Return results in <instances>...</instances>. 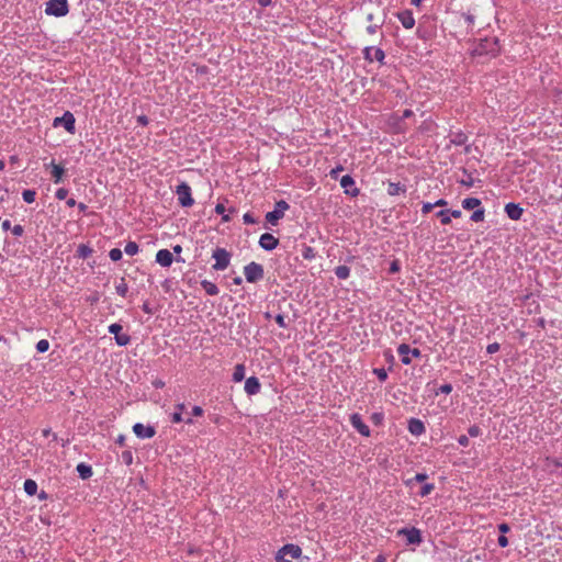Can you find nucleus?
I'll list each match as a JSON object with an SVG mask.
<instances>
[{
    "label": "nucleus",
    "instance_id": "nucleus-1",
    "mask_svg": "<svg viewBox=\"0 0 562 562\" xmlns=\"http://www.w3.org/2000/svg\"><path fill=\"white\" fill-rule=\"evenodd\" d=\"M499 54L501 45L498 38L495 36L481 38L471 52L473 57L486 56L490 58H495Z\"/></svg>",
    "mask_w": 562,
    "mask_h": 562
},
{
    "label": "nucleus",
    "instance_id": "nucleus-2",
    "mask_svg": "<svg viewBox=\"0 0 562 562\" xmlns=\"http://www.w3.org/2000/svg\"><path fill=\"white\" fill-rule=\"evenodd\" d=\"M302 554L300 546L294 543L284 544L276 553V562H292L293 559H299Z\"/></svg>",
    "mask_w": 562,
    "mask_h": 562
},
{
    "label": "nucleus",
    "instance_id": "nucleus-3",
    "mask_svg": "<svg viewBox=\"0 0 562 562\" xmlns=\"http://www.w3.org/2000/svg\"><path fill=\"white\" fill-rule=\"evenodd\" d=\"M212 258L215 260L212 268L216 271H223L228 268L232 254L225 248L216 247L212 252Z\"/></svg>",
    "mask_w": 562,
    "mask_h": 562
},
{
    "label": "nucleus",
    "instance_id": "nucleus-4",
    "mask_svg": "<svg viewBox=\"0 0 562 562\" xmlns=\"http://www.w3.org/2000/svg\"><path fill=\"white\" fill-rule=\"evenodd\" d=\"M244 276L247 282L257 283L265 277L263 266L256 261H251L244 267Z\"/></svg>",
    "mask_w": 562,
    "mask_h": 562
},
{
    "label": "nucleus",
    "instance_id": "nucleus-5",
    "mask_svg": "<svg viewBox=\"0 0 562 562\" xmlns=\"http://www.w3.org/2000/svg\"><path fill=\"white\" fill-rule=\"evenodd\" d=\"M69 12L68 0H48L45 7V13L47 15L61 18L67 15Z\"/></svg>",
    "mask_w": 562,
    "mask_h": 562
},
{
    "label": "nucleus",
    "instance_id": "nucleus-6",
    "mask_svg": "<svg viewBox=\"0 0 562 562\" xmlns=\"http://www.w3.org/2000/svg\"><path fill=\"white\" fill-rule=\"evenodd\" d=\"M175 193L177 194L179 205L182 207H190L194 204L191 187L187 182H180L176 187Z\"/></svg>",
    "mask_w": 562,
    "mask_h": 562
},
{
    "label": "nucleus",
    "instance_id": "nucleus-7",
    "mask_svg": "<svg viewBox=\"0 0 562 562\" xmlns=\"http://www.w3.org/2000/svg\"><path fill=\"white\" fill-rule=\"evenodd\" d=\"M64 126L65 130L70 133L75 134L76 132V119L75 115L70 111H66L61 116H57L53 121V126Z\"/></svg>",
    "mask_w": 562,
    "mask_h": 562
},
{
    "label": "nucleus",
    "instance_id": "nucleus-8",
    "mask_svg": "<svg viewBox=\"0 0 562 562\" xmlns=\"http://www.w3.org/2000/svg\"><path fill=\"white\" fill-rule=\"evenodd\" d=\"M122 329L123 327L119 323H113L108 328L109 333L114 335L116 345L125 347L131 342V336L128 334H123Z\"/></svg>",
    "mask_w": 562,
    "mask_h": 562
},
{
    "label": "nucleus",
    "instance_id": "nucleus-9",
    "mask_svg": "<svg viewBox=\"0 0 562 562\" xmlns=\"http://www.w3.org/2000/svg\"><path fill=\"white\" fill-rule=\"evenodd\" d=\"M397 536H404L408 544L419 546L423 542L422 532L418 528H402Z\"/></svg>",
    "mask_w": 562,
    "mask_h": 562
},
{
    "label": "nucleus",
    "instance_id": "nucleus-10",
    "mask_svg": "<svg viewBox=\"0 0 562 562\" xmlns=\"http://www.w3.org/2000/svg\"><path fill=\"white\" fill-rule=\"evenodd\" d=\"M362 55L366 61L373 63L374 60L384 64L385 53L380 47L367 46L362 49Z\"/></svg>",
    "mask_w": 562,
    "mask_h": 562
},
{
    "label": "nucleus",
    "instance_id": "nucleus-11",
    "mask_svg": "<svg viewBox=\"0 0 562 562\" xmlns=\"http://www.w3.org/2000/svg\"><path fill=\"white\" fill-rule=\"evenodd\" d=\"M397 353L401 356V361L403 364L408 366L412 362L408 353H412L413 357L419 358L422 357V351L418 348H411L407 344H401L397 347Z\"/></svg>",
    "mask_w": 562,
    "mask_h": 562
},
{
    "label": "nucleus",
    "instance_id": "nucleus-12",
    "mask_svg": "<svg viewBox=\"0 0 562 562\" xmlns=\"http://www.w3.org/2000/svg\"><path fill=\"white\" fill-rule=\"evenodd\" d=\"M340 186L345 194L356 198L360 194V189L356 186L355 179L350 175H345L340 179Z\"/></svg>",
    "mask_w": 562,
    "mask_h": 562
},
{
    "label": "nucleus",
    "instance_id": "nucleus-13",
    "mask_svg": "<svg viewBox=\"0 0 562 562\" xmlns=\"http://www.w3.org/2000/svg\"><path fill=\"white\" fill-rule=\"evenodd\" d=\"M350 424L352 427L362 436L369 437L371 435V430L369 426L362 420L360 414L353 413L350 415Z\"/></svg>",
    "mask_w": 562,
    "mask_h": 562
},
{
    "label": "nucleus",
    "instance_id": "nucleus-14",
    "mask_svg": "<svg viewBox=\"0 0 562 562\" xmlns=\"http://www.w3.org/2000/svg\"><path fill=\"white\" fill-rule=\"evenodd\" d=\"M133 432L139 439H150L156 435V429L154 426H145L142 423H136L133 426Z\"/></svg>",
    "mask_w": 562,
    "mask_h": 562
},
{
    "label": "nucleus",
    "instance_id": "nucleus-15",
    "mask_svg": "<svg viewBox=\"0 0 562 562\" xmlns=\"http://www.w3.org/2000/svg\"><path fill=\"white\" fill-rule=\"evenodd\" d=\"M278 245L279 239L270 233H265L259 238V246L267 251L276 249Z\"/></svg>",
    "mask_w": 562,
    "mask_h": 562
},
{
    "label": "nucleus",
    "instance_id": "nucleus-16",
    "mask_svg": "<svg viewBox=\"0 0 562 562\" xmlns=\"http://www.w3.org/2000/svg\"><path fill=\"white\" fill-rule=\"evenodd\" d=\"M448 138H449V144L447 145V148H450L451 145H454V146L465 145L468 143L469 137L462 131H458V132L450 131L448 134Z\"/></svg>",
    "mask_w": 562,
    "mask_h": 562
},
{
    "label": "nucleus",
    "instance_id": "nucleus-17",
    "mask_svg": "<svg viewBox=\"0 0 562 562\" xmlns=\"http://www.w3.org/2000/svg\"><path fill=\"white\" fill-rule=\"evenodd\" d=\"M504 210L506 215L513 221L520 220L524 213V209L519 204L514 202L507 203Z\"/></svg>",
    "mask_w": 562,
    "mask_h": 562
},
{
    "label": "nucleus",
    "instance_id": "nucleus-18",
    "mask_svg": "<svg viewBox=\"0 0 562 562\" xmlns=\"http://www.w3.org/2000/svg\"><path fill=\"white\" fill-rule=\"evenodd\" d=\"M407 429L413 436H416V437L425 434V431H426V427H425L424 423L420 419L415 418V417H412L411 419H408Z\"/></svg>",
    "mask_w": 562,
    "mask_h": 562
},
{
    "label": "nucleus",
    "instance_id": "nucleus-19",
    "mask_svg": "<svg viewBox=\"0 0 562 562\" xmlns=\"http://www.w3.org/2000/svg\"><path fill=\"white\" fill-rule=\"evenodd\" d=\"M366 19L370 23L367 26V32L369 34H375L384 24V18H382V19L375 18V15L371 12L367 14Z\"/></svg>",
    "mask_w": 562,
    "mask_h": 562
},
{
    "label": "nucleus",
    "instance_id": "nucleus-20",
    "mask_svg": "<svg viewBox=\"0 0 562 562\" xmlns=\"http://www.w3.org/2000/svg\"><path fill=\"white\" fill-rule=\"evenodd\" d=\"M386 186V192L391 196L404 195L407 191L406 186L401 182H392L389 180Z\"/></svg>",
    "mask_w": 562,
    "mask_h": 562
},
{
    "label": "nucleus",
    "instance_id": "nucleus-21",
    "mask_svg": "<svg viewBox=\"0 0 562 562\" xmlns=\"http://www.w3.org/2000/svg\"><path fill=\"white\" fill-rule=\"evenodd\" d=\"M261 384L257 376H249L245 382V392L248 395H256L260 392Z\"/></svg>",
    "mask_w": 562,
    "mask_h": 562
},
{
    "label": "nucleus",
    "instance_id": "nucleus-22",
    "mask_svg": "<svg viewBox=\"0 0 562 562\" xmlns=\"http://www.w3.org/2000/svg\"><path fill=\"white\" fill-rule=\"evenodd\" d=\"M173 261V256L168 249H160L156 254V262L161 267H170Z\"/></svg>",
    "mask_w": 562,
    "mask_h": 562
},
{
    "label": "nucleus",
    "instance_id": "nucleus-23",
    "mask_svg": "<svg viewBox=\"0 0 562 562\" xmlns=\"http://www.w3.org/2000/svg\"><path fill=\"white\" fill-rule=\"evenodd\" d=\"M397 19L405 29H413L415 25V19L411 10H404L396 14Z\"/></svg>",
    "mask_w": 562,
    "mask_h": 562
},
{
    "label": "nucleus",
    "instance_id": "nucleus-24",
    "mask_svg": "<svg viewBox=\"0 0 562 562\" xmlns=\"http://www.w3.org/2000/svg\"><path fill=\"white\" fill-rule=\"evenodd\" d=\"M76 471H77L79 477L82 480H88L93 474L91 465H89L85 462L79 463L76 468Z\"/></svg>",
    "mask_w": 562,
    "mask_h": 562
},
{
    "label": "nucleus",
    "instance_id": "nucleus-25",
    "mask_svg": "<svg viewBox=\"0 0 562 562\" xmlns=\"http://www.w3.org/2000/svg\"><path fill=\"white\" fill-rule=\"evenodd\" d=\"M50 167H52L50 173H52L54 182L60 183L63 181V176H64L65 169L61 166L56 165L54 161L50 162Z\"/></svg>",
    "mask_w": 562,
    "mask_h": 562
},
{
    "label": "nucleus",
    "instance_id": "nucleus-26",
    "mask_svg": "<svg viewBox=\"0 0 562 562\" xmlns=\"http://www.w3.org/2000/svg\"><path fill=\"white\" fill-rule=\"evenodd\" d=\"M92 252L93 249L89 245L80 244L77 247L76 256L80 259H88L92 255Z\"/></svg>",
    "mask_w": 562,
    "mask_h": 562
},
{
    "label": "nucleus",
    "instance_id": "nucleus-27",
    "mask_svg": "<svg viewBox=\"0 0 562 562\" xmlns=\"http://www.w3.org/2000/svg\"><path fill=\"white\" fill-rule=\"evenodd\" d=\"M201 286L206 292V294L211 296L217 295L220 292L217 285L209 280H202Z\"/></svg>",
    "mask_w": 562,
    "mask_h": 562
},
{
    "label": "nucleus",
    "instance_id": "nucleus-28",
    "mask_svg": "<svg viewBox=\"0 0 562 562\" xmlns=\"http://www.w3.org/2000/svg\"><path fill=\"white\" fill-rule=\"evenodd\" d=\"M283 214L279 212V210L273 209L266 214V221L271 225H277L281 218H283Z\"/></svg>",
    "mask_w": 562,
    "mask_h": 562
},
{
    "label": "nucleus",
    "instance_id": "nucleus-29",
    "mask_svg": "<svg viewBox=\"0 0 562 562\" xmlns=\"http://www.w3.org/2000/svg\"><path fill=\"white\" fill-rule=\"evenodd\" d=\"M482 204L481 200L477 198H467L462 201V207L464 210H475L480 207Z\"/></svg>",
    "mask_w": 562,
    "mask_h": 562
},
{
    "label": "nucleus",
    "instance_id": "nucleus-30",
    "mask_svg": "<svg viewBox=\"0 0 562 562\" xmlns=\"http://www.w3.org/2000/svg\"><path fill=\"white\" fill-rule=\"evenodd\" d=\"M23 488L29 496H33L37 492V483L32 479H27L24 482Z\"/></svg>",
    "mask_w": 562,
    "mask_h": 562
},
{
    "label": "nucleus",
    "instance_id": "nucleus-31",
    "mask_svg": "<svg viewBox=\"0 0 562 562\" xmlns=\"http://www.w3.org/2000/svg\"><path fill=\"white\" fill-rule=\"evenodd\" d=\"M335 274L339 280H346L350 276V268L348 266H338L335 268Z\"/></svg>",
    "mask_w": 562,
    "mask_h": 562
},
{
    "label": "nucleus",
    "instance_id": "nucleus-32",
    "mask_svg": "<svg viewBox=\"0 0 562 562\" xmlns=\"http://www.w3.org/2000/svg\"><path fill=\"white\" fill-rule=\"evenodd\" d=\"M245 379V366L239 363L235 366L234 372H233V381L234 382H241Z\"/></svg>",
    "mask_w": 562,
    "mask_h": 562
},
{
    "label": "nucleus",
    "instance_id": "nucleus-33",
    "mask_svg": "<svg viewBox=\"0 0 562 562\" xmlns=\"http://www.w3.org/2000/svg\"><path fill=\"white\" fill-rule=\"evenodd\" d=\"M428 479L426 473H416L412 479L405 481L406 486L412 487L415 483H423Z\"/></svg>",
    "mask_w": 562,
    "mask_h": 562
},
{
    "label": "nucleus",
    "instance_id": "nucleus-34",
    "mask_svg": "<svg viewBox=\"0 0 562 562\" xmlns=\"http://www.w3.org/2000/svg\"><path fill=\"white\" fill-rule=\"evenodd\" d=\"M302 257L305 260H314L316 258V251L313 247L304 245L302 248Z\"/></svg>",
    "mask_w": 562,
    "mask_h": 562
},
{
    "label": "nucleus",
    "instance_id": "nucleus-35",
    "mask_svg": "<svg viewBox=\"0 0 562 562\" xmlns=\"http://www.w3.org/2000/svg\"><path fill=\"white\" fill-rule=\"evenodd\" d=\"M115 291L120 296H122V297L126 296V294L128 292V285L124 278H121L120 282L115 285Z\"/></svg>",
    "mask_w": 562,
    "mask_h": 562
},
{
    "label": "nucleus",
    "instance_id": "nucleus-36",
    "mask_svg": "<svg viewBox=\"0 0 562 562\" xmlns=\"http://www.w3.org/2000/svg\"><path fill=\"white\" fill-rule=\"evenodd\" d=\"M139 251V246L137 243L135 241H128L126 245H125V248H124V252L128 256H134L136 254H138Z\"/></svg>",
    "mask_w": 562,
    "mask_h": 562
},
{
    "label": "nucleus",
    "instance_id": "nucleus-37",
    "mask_svg": "<svg viewBox=\"0 0 562 562\" xmlns=\"http://www.w3.org/2000/svg\"><path fill=\"white\" fill-rule=\"evenodd\" d=\"M484 217H485V210L480 206L474 210L470 220L477 223V222L484 221Z\"/></svg>",
    "mask_w": 562,
    "mask_h": 562
},
{
    "label": "nucleus",
    "instance_id": "nucleus-38",
    "mask_svg": "<svg viewBox=\"0 0 562 562\" xmlns=\"http://www.w3.org/2000/svg\"><path fill=\"white\" fill-rule=\"evenodd\" d=\"M436 216L440 218L442 225H448L451 223L449 210H440L436 213Z\"/></svg>",
    "mask_w": 562,
    "mask_h": 562
},
{
    "label": "nucleus",
    "instance_id": "nucleus-39",
    "mask_svg": "<svg viewBox=\"0 0 562 562\" xmlns=\"http://www.w3.org/2000/svg\"><path fill=\"white\" fill-rule=\"evenodd\" d=\"M22 198H23L24 202L33 203L35 201V198H36V191L35 190H31V189L24 190L22 192Z\"/></svg>",
    "mask_w": 562,
    "mask_h": 562
},
{
    "label": "nucleus",
    "instance_id": "nucleus-40",
    "mask_svg": "<svg viewBox=\"0 0 562 562\" xmlns=\"http://www.w3.org/2000/svg\"><path fill=\"white\" fill-rule=\"evenodd\" d=\"M171 422L173 424H178V423H181V422H184L188 425H192L193 424V419L192 418L183 419L182 415L180 414V412H175V413L171 414Z\"/></svg>",
    "mask_w": 562,
    "mask_h": 562
},
{
    "label": "nucleus",
    "instance_id": "nucleus-41",
    "mask_svg": "<svg viewBox=\"0 0 562 562\" xmlns=\"http://www.w3.org/2000/svg\"><path fill=\"white\" fill-rule=\"evenodd\" d=\"M225 206L222 204V203H218L216 204L215 206V213L218 214V215H222V221L223 222H229L231 221V216L228 214H225Z\"/></svg>",
    "mask_w": 562,
    "mask_h": 562
},
{
    "label": "nucleus",
    "instance_id": "nucleus-42",
    "mask_svg": "<svg viewBox=\"0 0 562 562\" xmlns=\"http://www.w3.org/2000/svg\"><path fill=\"white\" fill-rule=\"evenodd\" d=\"M435 490V485L432 483H426L422 486L420 491L418 492V495L420 497L428 496L432 491Z\"/></svg>",
    "mask_w": 562,
    "mask_h": 562
},
{
    "label": "nucleus",
    "instance_id": "nucleus-43",
    "mask_svg": "<svg viewBox=\"0 0 562 562\" xmlns=\"http://www.w3.org/2000/svg\"><path fill=\"white\" fill-rule=\"evenodd\" d=\"M463 173L467 176V178L462 179L460 183L467 188H472L475 181L472 178L471 173H469L467 169H463Z\"/></svg>",
    "mask_w": 562,
    "mask_h": 562
},
{
    "label": "nucleus",
    "instance_id": "nucleus-44",
    "mask_svg": "<svg viewBox=\"0 0 562 562\" xmlns=\"http://www.w3.org/2000/svg\"><path fill=\"white\" fill-rule=\"evenodd\" d=\"M49 349V341L47 339H41L36 344V351L40 353H44Z\"/></svg>",
    "mask_w": 562,
    "mask_h": 562
},
{
    "label": "nucleus",
    "instance_id": "nucleus-45",
    "mask_svg": "<svg viewBox=\"0 0 562 562\" xmlns=\"http://www.w3.org/2000/svg\"><path fill=\"white\" fill-rule=\"evenodd\" d=\"M121 460L126 465H131L133 463V453L131 450H125L121 454Z\"/></svg>",
    "mask_w": 562,
    "mask_h": 562
},
{
    "label": "nucleus",
    "instance_id": "nucleus-46",
    "mask_svg": "<svg viewBox=\"0 0 562 562\" xmlns=\"http://www.w3.org/2000/svg\"><path fill=\"white\" fill-rule=\"evenodd\" d=\"M122 250L120 248H112L109 252V257L112 261H119L122 259Z\"/></svg>",
    "mask_w": 562,
    "mask_h": 562
},
{
    "label": "nucleus",
    "instance_id": "nucleus-47",
    "mask_svg": "<svg viewBox=\"0 0 562 562\" xmlns=\"http://www.w3.org/2000/svg\"><path fill=\"white\" fill-rule=\"evenodd\" d=\"M373 374H375L381 382H384L387 379V372L384 368H374Z\"/></svg>",
    "mask_w": 562,
    "mask_h": 562
},
{
    "label": "nucleus",
    "instance_id": "nucleus-48",
    "mask_svg": "<svg viewBox=\"0 0 562 562\" xmlns=\"http://www.w3.org/2000/svg\"><path fill=\"white\" fill-rule=\"evenodd\" d=\"M274 209L279 210V212L284 215L285 211L290 209V205L285 200H280L276 202Z\"/></svg>",
    "mask_w": 562,
    "mask_h": 562
},
{
    "label": "nucleus",
    "instance_id": "nucleus-49",
    "mask_svg": "<svg viewBox=\"0 0 562 562\" xmlns=\"http://www.w3.org/2000/svg\"><path fill=\"white\" fill-rule=\"evenodd\" d=\"M344 171V166L342 165H337L335 168H333L330 171H329V176L331 179L334 180H337L338 179V176L339 173Z\"/></svg>",
    "mask_w": 562,
    "mask_h": 562
},
{
    "label": "nucleus",
    "instance_id": "nucleus-50",
    "mask_svg": "<svg viewBox=\"0 0 562 562\" xmlns=\"http://www.w3.org/2000/svg\"><path fill=\"white\" fill-rule=\"evenodd\" d=\"M452 392V385L450 383H446V384H442L438 391H436V395H438L439 393H442V394H450Z\"/></svg>",
    "mask_w": 562,
    "mask_h": 562
},
{
    "label": "nucleus",
    "instance_id": "nucleus-51",
    "mask_svg": "<svg viewBox=\"0 0 562 562\" xmlns=\"http://www.w3.org/2000/svg\"><path fill=\"white\" fill-rule=\"evenodd\" d=\"M481 432H482V431H481V428H480L477 425H472V426H470V427H469V429H468V435H469L470 437H477V436H480V435H481Z\"/></svg>",
    "mask_w": 562,
    "mask_h": 562
},
{
    "label": "nucleus",
    "instance_id": "nucleus-52",
    "mask_svg": "<svg viewBox=\"0 0 562 562\" xmlns=\"http://www.w3.org/2000/svg\"><path fill=\"white\" fill-rule=\"evenodd\" d=\"M68 195V190L66 188H59L55 192V198L57 200H65Z\"/></svg>",
    "mask_w": 562,
    "mask_h": 562
},
{
    "label": "nucleus",
    "instance_id": "nucleus-53",
    "mask_svg": "<svg viewBox=\"0 0 562 562\" xmlns=\"http://www.w3.org/2000/svg\"><path fill=\"white\" fill-rule=\"evenodd\" d=\"M401 270V263L397 259L393 260L390 265L389 272L394 274Z\"/></svg>",
    "mask_w": 562,
    "mask_h": 562
},
{
    "label": "nucleus",
    "instance_id": "nucleus-54",
    "mask_svg": "<svg viewBox=\"0 0 562 562\" xmlns=\"http://www.w3.org/2000/svg\"><path fill=\"white\" fill-rule=\"evenodd\" d=\"M274 321L276 323L279 325V327L281 328H286L289 325L285 323V316L283 314H278L274 316Z\"/></svg>",
    "mask_w": 562,
    "mask_h": 562
},
{
    "label": "nucleus",
    "instance_id": "nucleus-55",
    "mask_svg": "<svg viewBox=\"0 0 562 562\" xmlns=\"http://www.w3.org/2000/svg\"><path fill=\"white\" fill-rule=\"evenodd\" d=\"M11 232H12V234H13L14 236H16V237H21V236L23 235V233H24V228H23V226H22V225L16 224V225H14V226L11 228Z\"/></svg>",
    "mask_w": 562,
    "mask_h": 562
},
{
    "label": "nucleus",
    "instance_id": "nucleus-56",
    "mask_svg": "<svg viewBox=\"0 0 562 562\" xmlns=\"http://www.w3.org/2000/svg\"><path fill=\"white\" fill-rule=\"evenodd\" d=\"M462 16L464 18L468 26H473L474 25L475 16L472 13L467 12V13H463Z\"/></svg>",
    "mask_w": 562,
    "mask_h": 562
},
{
    "label": "nucleus",
    "instance_id": "nucleus-57",
    "mask_svg": "<svg viewBox=\"0 0 562 562\" xmlns=\"http://www.w3.org/2000/svg\"><path fill=\"white\" fill-rule=\"evenodd\" d=\"M243 221H244L245 224H256L257 223V220L249 212L244 214Z\"/></svg>",
    "mask_w": 562,
    "mask_h": 562
},
{
    "label": "nucleus",
    "instance_id": "nucleus-58",
    "mask_svg": "<svg viewBox=\"0 0 562 562\" xmlns=\"http://www.w3.org/2000/svg\"><path fill=\"white\" fill-rule=\"evenodd\" d=\"M499 348H501V346L498 342H493V344L487 345L486 351H487V353L493 355V353L497 352L499 350Z\"/></svg>",
    "mask_w": 562,
    "mask_h": 562
},
{
    "label": "nucleus",
    "instance_id": "nucleus-59",
    "mask_svg": "<svg viewBox=\"0 0 562 562\" xmlns=\"http://www.w3.org/2000/svg\"><path fill=\"white\" fill-rule=\"evenodd\" d=\"M136 121L142 126H147L149 123V119L145 114L138 115Z\"/></svg>",
    "mask_w": 562,
    "mask_h": 562
},
{
    "label": "nucleus",
    "instance_id": "nucleus-60",
    "mask_svg": "<svg viewBox=\"0 0 562 562\" xmlns=\"http://www.w3.org/2000/svg\"><path fill=\"white\" fill-rule=\"evenodd\" d=\"M371 419L375 425H380L383 420V414L382 413H373L371 416Z\"/></svg>",
    "mask_w": 562,
    "mask_h": 562
},
{
    "label": "nucleus",
    "instance_id": "nucleus-61",
    "mask_svg": "<svg viewBox=\"0 0 562 562\" xmlns=\"http://www.w3.org/2000/svg\"><path fill=\"white\" fill-rule=\"evenodd\" d=\"M434 207H435L434 203L426 202V203L423 204L422 212L424 214H428V213H430L432 211Z\"/></svg>",
    "mask_w": 562,
    "mask_h": 562
},
{
    "label": "nucleus",
    "instance_id": "nucleus-62",
    "mask_svg": "<svg viewBox=\"0 0 562 562\" xmlns=\"http://www.w3.org/2000/svg\"><path fill=\"white\" fill-rule=\"evenodd\" d=\"M497 543L501 548H506L508 546V539L505 535H501L497 539Z\"/></svg>",
    "mask_w": 562,
    "mask_h": 562
},
{
    "label": "nucleus",
    "instance_id": "nucleus-63",
    "mask_svg": "<svg viewBox=\"0 0 562 562\" xmlns=\"http://www.w3.org/2000/svg\"><path fill=\"white\" fill-rule=\"evenodd\" d=\"M142 310H143V312H144V313H146V314H149V315L154 314V311H153V308L150 307V304H149V302H148V301H146V302H144V303H143V305H142Z\"/></svg>",
    "mask_w": 562,
    "mask_h": 562
},
{
    "label": "nucleus",
    "instance_id": "nucleus-64",
    "mask_svg": "<svg viewBox=\"0 0 562 562\" xmlns=\"http://www.w3.org/2000/svg\"><path fill=\"white\" fill-rule=\"evenodd\" d=\"M203 412L204 411H203V408L201 406L195 405V406L192 407L191 414L193 416H202Z\"/></svg>",
    "mask_w": 562,
    "mask_h": 562
}]
</instances>
